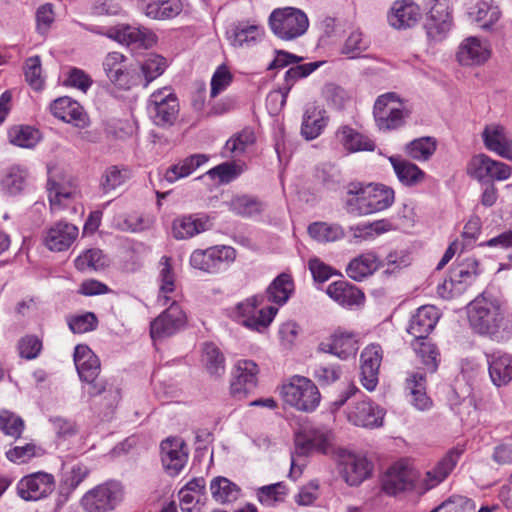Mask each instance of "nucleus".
<instances>
[{"label":"nucleus","mask_w":512,"mask_h":512,"mask_svg":"<svg viewBox=\"0 0 512 512\" xmlns=\"http://www.w3.org/2000/svg\"><path fill=\"white\" fill-rule=\"evenodd\" d=\"M394 200V190L384 184L350 183L344 206L349 214L365 216L388 209L392 206Z\"/></svg>","instance_id":"2"},{"label":"nucleus","mask_w":512,"mask_h":512,"mask_svg":"<svg viewBox=\"0 0 512 512\" xmlns=\"http://www.w3.org/2000/svg\"><path fill=\"white\" fill-rule=\"evenodd\" d=\"M440 318L439 310L433 305H424L411 317L407 332L415 340H425Z\"/></svg>","instance_id":"29"},{"label":"nucleus","mask_w":512,"mask_h":512,"mask_svg":"<svg viewBox=\"0 0 512 512\" xmlns=\"http://www.w3.org/2000/svg\"><path fill=\"white\" fill-rule=\"evenodd\" d=\"M491 382L503 387L512 381V355L494 352L486 355Z\"/></svg>","instance_id":"34"},{"label":"nucleus","mask_w":512,"mask_h":512,"mask_svg":"<svg viewBox=\"0 0 512 512\" xmlns=\"http://www.w3.org/2000/svg\"><path fill=\"white\" fill-rule=\"evenodd\" d=\"M326 293L343 307L359 306L365 298L363 292L358 287L344 280L329 284Z\"/></svg>","instance_id":"35"},{"label":"nucleus","mask_w":512,"mask_h":512,"mask_svg":"<svg viewBox=\"0 0 512 512\" xmlns=\"http://www.w3.org/2000/svg\"><path fill=\"white\" fill-rule=\"evenodd\" d=\"M98 320L94 313L86 312L68 319V326L75 334H83L96 329Z\"/></svg>","instance_id":"64"},{"label":"nucleus","mask_w":512,"mask_h":512,"mask_svg":"<svg viewBox=\"0 0 512 512\" xmlns=\"http://www.w3.org/2000/svg\"><path fill=\"white\" fill-rule=\"evenodd\" d=\"M468 174L478 181H504L511 176V167L494 160L485 154L471 158L467 166Z\"/></svg>","instance_id":"17"},{"label":"nucleus","mask_w":512,"mask_h":512,"mask_svg":"<svg viewBox=\"0 0 512 512\" xmlns=\"http://www.w3.org/2000/svg\"><path fill=\"white\" fill-rule=\"evenodd\" d=\"M255 136L253 131L244 130L237 136L230 138L222 151L224 157H236L243 154L247 147L253 144Z\"/></svg>","instance_id":"59"},{"label":"nucleus","mask_w":512,"mask_h":512,"mask_svg":"<svg viewBox=\"0 0 512 512\" xmlns=\"http://www.w3.org/2000/svg\"><path fill=\"white\" fill-rule=\"evenodd\" d=\"M229 317L252 331L256 330V296L239 302L229 311Z\"/></svg>","instance_id":"47"},{"label":"nucleus","mask_w":512,"mask_h":512,"mask_svg":"<svg viewBox=\"0 0 512 512\" xmlns=\"http://www.w3.org/2000/svg\"><path fill=\"white\" fill-rule=\"evenodd\" d=\"M210 491L215 501L222 504L234 502L241 495V489L238 485L221 476L211 481Z\"/></svg>","instance_id":"46"},{"label":"nucleus","mask_w":512,"mask_h":512,"mask_svg":"<svg viewBox=\"0 0 512 512\" xmlns=\"http://www.w3.org/2000/svg\"><path fill=\"white\" fill-rule=\"evenodd\" d=\"M108 265L107 258L100 249H89L75 259V267L79 271L92 269L99 271Z\"/></svg>","instance_id":"57"},{"label":"nucleus","mask_w":512,"mask_h":512,"mask_svg":"<svg viewBox=\"0 0 512 512\" xmlns=\"http://www.w3.org/2000/svg\"><path fill=\"white\" fill-rule=\"evenodd\" d=\"M236 259V250L227 245H216L207 249L194 250L190 265L208 274H218L226 270Z\"/></svg>","instance_id":"10"},{"label":"nucleus","mask_w":512,"mask_h":512,"mask_svg":"<svg viewBox=\"0 0 512 512\" xmlns=\"http://www.w3.org/2000/svg\"><path fill=\"white\" fill-rule=\"evenodd\" d=\"M167 68V61L158 54L149 55L140 65L138 73L141 75V83L143 87L161 76Z\"/></svg>","instance_id":"49"},{"label":"nucleus","mask_w":512,"mask_h":512,"mask_svg":"<svg viewBox=\"0 0 512 512\" xmlns=\"http://www.w3.org/2000/svg\"><path fill=\"white\" fill-rule=\"evenodd\" d=\"M420 6L414 0H395L387 14L390 26L395 29H408L421 19Z\"/></svg>","instance_id":"23"},{"label":"nucleus","mask_w":512,"mask_h":512,"mask_svg":"<svg viewBox=\"0 0 512 512\" xmlns=\"http://www.w3.org/2000/svg\"><path fill=\"white\" fill-rule=\"evenodd\" d=\"M256 364L241 360L236 366V375L231 383V392L238 399H243L256 389Z\"/></svg>","instance_id":"32"},{"label":"nucleus","mask_w":512,"mask_h":512,"mask_svg":"<svg viewBox=\"0 0 512 512\" xmlns=\"http://www.w3.org/2000/svg\"><path fill=\"white\" fill-rule=\"evenodd\" d=\"M207 228L208 220L205 217H197L195 215L181 216L173 220L172 235L177 240H183L202 233Z\"/></svg>","instance_id":"39"},{"label":"nucleus","mask_w":512,"mask_h":512,"mask_svg":"<svg viewBox=\"0 0 512 512\" xmlns=\"http://www.w3.org/2000/svg\"><path fill=\"white\" fill-rule=\"evenodd\" d=\"M207 161L208 157L205 154L191 155L169 167L164 174V178L167 182L174 183L179 179L189 176Z\"/></svg>","instance_id":"44"},{"label":"nucleus","mask_w":512,"mask_h":512,"mask_svg":"<svg viewBox=\"0 0 512 512\" xmlns=\"http://www.w3.org/2000/svg\"><path fill=\"white\" fill-rule=\"evenodd\" d=\"M386 266L385 274H392L403 266H406L403 257L397 253H390L382 264L378 256L373 252L362 253L353 258L346 267L347 275L355 280L362 281L371 276L380 266Z\"/></svg>","instance_id":"9"},{"label":"nucleus","mask_w":512,"mask_h":512,"mask_svg":"<svg viewBox=\"0 0 512 512\" xmlns=\"http://www.w3.org/2000/svg\"><path fill=\"white\" fill-rule=\"evenodd\" d=\"M78 233L79 230L75 225L59 221L45 231L43 243L50 251L62 252L72 245Z\"/></svg>","instance_id":"27"},{"label":"nucleus","mask_w":512,"mask_h":512,"mask_svg":"<svg viewBox=\"0 0 512 512\" xmlns=\"http://www.w3.org/2000/svg\"><path fill=\"white\" fill-rule=\"evenodd\" d=\"M419 472L406 460L392 464L382 479V490L390 496L416 491L418 493Z\"/></svg>","instance_id":"14"},{"label":"nucleus","mask_w":512,"mask_h":512,"mask_svg":"<svg viewBox=\"0 0 512 512\" xmlns=\"http://www.w3.org/2000/svg\"><path fill=\"white\" fill-rule=\"evenodd\" d=\"M389 161L398 180L405 186H415L425 179V172L416 164L399 156H390Z\"/></svg>","instance_id":"41"},{"label":"nucleus","mask_w":512,"mask_h":512,"mask_svg":"<svg viewBox=\"0 0 512 512\" xmlns=\"http://www.w3.org/2000/svg\"><path fill=\"white\" fill-rule=\"evenodd\" d=\"M202 361L211 375L220 376L225 372V359L214 343L203 345Z\"/></svg>","instance_id":"53"},{"label":"nucleus","mask_w":512,"mask_h":512,"mask_svg":"<svg viewBox=\"0 0 512 512\" xmlns=\"http://www.w3.org/2000/svg\"><path fill=\"white\" fill-rule=\"evenodd\" d=\"M437 143L432 137H421L409 142L406 154L416 161H427L435 153Z\"/></svg>","instance_id":"52"},{"label":"nucleus","mask_w":512,"mask_h":512,"mask_svg":"<svg viewBox=\"0 0 512 512\" xmlns=\"http://www.w3.org/2000/svg\"><path fill=\"white\" fill-rule=\"evenodd\" d=\"M50 111L54 117L83 128L88 125V117L82 106L70 97H60L52 102Z\"/></svg>","instance_id":"30"},{"label":"nucleus","mask_w":512,"mask_h":512,"mask_svg":"<svg viewBox=\"0 0 512 512\" xmlns=\"http://www.w3.org/2000/svg\"><path fill=\"white\" fill-rule=\"evenodd\" d=\"M226 35L232 46L248 47L256 40V25L249 21H241L231 25Z\"/></svg>","instance_id":"45"},{"label":"nucleus","mask_w":512,"mask_h":512,"mask_svg":"<svg viewBox=\"0 0 512 512\" xmlns=\"http://www.w3.org/2000/svg\"><path fill=\"white\" fill-rule=\"evenodd\" d=\"M385 412L377 404L369 400L355 403L347 413V419L355 426L378 428L382 426Z\"/></svg>","instance_id":"26"},{"label":"nucleus","mask_w":512,"mask_h":512,"mask_svg":"<svg viewBox=\"0 0 512 512\" xmlns=\"http://www.w3.org/2000/svg\"><path fill=\"white\" fill-rule=\"evenodd\" d=\"M159 294L157 297V304L159 306H166L172 301V294L176 289V280L173 268L171 266V259L163 256L159 261Z\"/></svg>","instance_id":"37"},{"label":"nucleus","mask_w":512,"mask_h":512,"mask_svg":"<svg viewBox=\"0 0 512 512\" xmlns=\"http://www.w3.org/2000/svg\"><path fill=\"white\" fill-rule=\"evenodd\" d=\"M333 439L332 431L325 426H316L305 429L295 436V453L291 458L290 476L297 477L302 473L303 463H298L300 456L306 455L311 451L327 453Z\"/></svg>","instance_id":"7"},{"label":"nucleus","mask_w":512,"mask_h":512,"mask_svg":"<svg viewBox=\"0 0 512 512\" xmlns=\"http://www.w3.org/2000/svg\"><path fill=\"white\" fill-rule=\"evenodd\" d=\"M467 16L481 29L489 30L499 21L501 11L493 2L480 0L468 8Z\"/></svg>","instance_id":"36"},{"label":"nucleus","mask_w":512,"mask_h":512,"mask_svg":"<svg viewBox=\"0 0 512 512\" xmlns=\"http://www.w3.org/2000/svg\"><path fill=\"white\" fill-rule=\"evenodd\" d=\"M491 55L486 41L471 36L462 41L457 52V60L461 65L472 66L486 62Z\"/></svg>","instance_id":"31"},{"label":"nucleus","mask_w":512,"mask_h":512,"mask_svg":"<svg viewBox=\"0 0 512 512\" xmlns=\"http://www.w3.org/2000/svg\"><path fill=\"white\" fill-rule=\"evenodd\" d=\"M286 493V487L282 482L265 485L258 488V501L262 504L271 506L276 502L283 501Z\"/></svg>","instance_id":"63"},{"label":"nucleus","mask_w":512,"mask_h":512,"mask_svg":"<svg viewBox=\"0 0 512 512\" xmlns=\"http://www.w3.org/2000/svg\"><path fill=\"white\" fill-rule=\"evenodd\" d=\"M74 363L80 379L89 385L87 393L90 397L104 394L107 407L112 408L118 404L121 399L119 388L98 378L100 361L87 345L75 347Z\"/></svg>","instance_id":"3"},{"label":"nucleus","mask_w":512,"mask_h":512,"mask_svg":"<svg viewBox=\"0 0 512 512\" xmlns=\"http://www.w3.org/2000/svg\"><path fill=\"white\" fill-rule=\"evenodd\" d=\"M359 349L357 334L344 330L335 331L329 339L319 344V350L340 359L354 357Z\"/></svg>","instance_id":"25"},{"label":"nucleus","mask_w":512,"mask_h":512,"mask_svg":"<svg viewBox=\"0 0 512 512\" xmlns=\"http://www.w3.org/2000/svg\"><path fill=\"white\" fill-rule=\"evenodd\" d=\"M406 389L410 392L411 404L418 410L424 411L431 407L432 402L426 394V374L415 371L406 378Z\"/></svg>","instance_id":"38"},{"label":"nucleus","mask_w":512,"mask_h":512,"mask_svg":"<svg viewBox=\"0 0 512 512\" xmlns=\"http://www.w3.org/2000/svg\"><path fill=\"white\" fill-rule=\"evenodd\" d=\"M130 178V170L126 167L110 166L104 171L101 181L100 188L104 193H108L121 186Z\"/></svg>","instance_id":"56"},{"label":"nucleus","mask_w":512,"mask_h":512,"mask_svg":"<svg viewBox=\"0 0 512 512\" xmlns=\"http://www.w3.org/2000/svg\"><path fill=\"white\" fill-rule=\"evenodd\" d=\"M169 307L155 318L150 325V335L153 340L173 336L186 323V315L176 300L170 301Z\"/></svg>","instance_id":"18"},{"label":"nucleus","mask_w":512,"mask_h":512,"mask_svg":"<svg viewBox=\"0 0 512 512\" xmlns=\"http://www.w3.org/2000/svg\"><path fill=\"white\" fill-rule=\"evenodd\" d=\"M182 9L181 0H144L143 6L145 15L156 20L174 18L181 13Z\"/></svg>","instance_id":"42"},{"label":"nucleus","mask_w":512,"mask_h":512,"mask_svg":"<svg viewBox=\"0 0 512 512\" xmlns=\"http://www.w3.org/2000/svg\"><path fill=\"white\" fill-rule=\"evenodd\" d=\"M477 262L468 260L465 264L458 265L449 279L438 286V294L443 298H451L464 292L477 276Z\"/></svg>","instance_id":"22"},{"label":"nucleus","mask_w":512,"mask_h":512,"mask_svg":"<svg viewBox=\"0 0 512 512\" xmlns=\"http://www.w3.org/2000/svg\"><path fill=\"white\" fill-rule=\"evenodd\" d=\"M273 34L281 40L292 41L304 35L309 27L307 15L294 7L277 8L268 19Z\"/></svg>","instance_id":"6"},{"label":"nucleus","mask_w":512,"mask_h":512,"mask_svg":"<svg viewBox=\"0 0 512 512\" xmlns=\"http://www.w3.org/2000/svg\"><path fill=\"white\" fill-rule=\"evenodd\" d=\"M328 123L326 111L317 107L306 109L301 125V134L306 140L317 138Z\"/></svg>","instance_id":"43"},{"label":"nucleus","mask_w":512,"mask_h":512,"mask_svg":"<svg viewBox=\"0 0 512 512\" xmlns=\"http://www.w3.org/2000/svg\"><path fill=\"white\" fill-rule=\"evenodd\" d=\"M453 25L452 8L449 0H433L424 23L429 44L436 45L445 41Z\"/></svg>","instance_id":"12"},{"label":"nucleus","mask_w":512,"mask_h":512,"mask_svg":"<svg viewBox=\"0 0 512 512\" xmlns=\"http://www.w3.org/2000/svg\"><path fill=\"white\" fill-rule=\"evenodd\" d=\"M149 116L157 126L172 125L179 114V100L171 87L155 90L148 99Z\"/></svg>","instance_id":"13"},{"label":"nucleus","mask_w":512,"mask_h":512,"mask_svg":"<svg viewBox=\"0 0 512 512\" xmlns=\"http://www.w3.org/2000/svg\"><path fill=\"white\" fill-rule=\"evenodd\" d=\"M102 67L110 83L118 89L129 90L141 83L138 68L120 52H109L103 59Z\"/></svg>","instance_id":"8"},{"label":"nucleus","mask_w":512,"mask_h":512,"mask_svg":"<svg viewBox=\"0 0 512 512\" xmlns=\"http://www.w3.org/2000/svg\"><path fill=\"white\" fill-rule=\"evenodd\" d=\"M309 235L321 243L334 242L342 239L344 229L337 223L313 222L308 226Z\"/></svg>","instance_id":"51"},{"label":"nucleus","mask_w":512,"mask_h":512,"mask_svg":"<svg viewBox=\"0 0 512 512\" xmlns=\"http://www.w3.org/2000/svg\"><path fill=\"white\" fill-rule=\"evenodd\" d=\"M382 361V348L377 344L367 346L361 353V382L369 391L378 384V372Z\"/></svg>","instance_id":"28"},{"label":"nucleus","mask_w":512,"mask_h":512,"mask_svg":"<svg viewBox=\"0 0 512 512\" xmlns=\"http://www.w3.org/2000/svg\"><path fill=\"white\" fill-rule=\"evenodd\" d=\"M123 497V486L117 481H108L86 492L81 505L86 512H110L122 502Z\"/></svg>","instance_id":"11"},{"label":"nucleus","mask_w":512,"mask_h":512,"mask_svg":"<svg viewBox=\"0 0 512 512\" xmlns=\"http://www.w3.org/2000/svg\"><path fill=\"white\" fill-rule=\"evenodd\" d=\"M281 395L286 404L302 412L314 411L321 399L315 383L300 375H294L282 384Z\"/></svg>","instance_id":"4"},{"label":"nucleus","mask_w":512,"mask_h":512,"mask_svg":"<svg viewBox=\"0 0 512 512\" xmlns=\"http://www.w3.org/2000/svg\"><path fill=\"white\" fill-rule=\"evenodd\" d=\"M29 180L25 167L15 165L10 167L1 181L2 189L9 195H17L24 190Z\"/></svg>","instance_id":"50"},{"label":"nucleus","mask_w":512,"mask_h":512,"mask_svg":"<svg viewBox=\"0 0 512 512\" xmlns=\"http://www.w3.org/2000/svg\"><path fill=\"white\" fill-rule=\"evenodd\" d=\"M24 427V421L20 416L8 410L0 411V431L3 434L18 439L21 437Z\"/></svg>","instance_id":"60"},{"label":"nucleus","mask_w":512,"mask_h":512,"mask_svg":"<svg viewBox=\"0 0 512 512\" xmlns=\"http://www.w3.org/2000/svg\"><path fill=\"white\" fill-rule=\"evenodd\" d=\"M369 45V39L359 28H356L352 30L346 38L342 46L341 53L350 59H355L366 51Z\"/></svg>","instance_id":"54"},{"label":"nucleus","mask_w":512,"mask_h":512,"mask_svg":"<svg viewBox=\"0 0 512 512\" xmlns=\"http://www.w3.org/2000/svg\"><path fill=\"white\" fill-rule=\"evenodd\" d=\"M294 290L293 279L290 274L282 273L277 276L267 289V298L277 305L285 304Z\"/></svg>","instance_id":"48"},{"label":"nucleus","mask_w":512,"mask_h":512,"mask_svg":"<svg viewBox=\"0 0 512 512\" xmlns=\"http://www.w3.org/2000/svg\"><path fill=\"white\" fill-rule=\"evenodd\" d=\"M411 110L406 101L394 92L380 95L374 104L373 115L380 131H392L405 125Z\"/></svg>","instance_id":"5"},{"label":"nucleus","mask_w":512,"mask_h":512,"mask_svg":"<svg viewBox=\"0 0 512 512\" xmlns=\"http://www.w3.org/2000/svg\"><path fill=\"white\" fill-rule=\"evenodd\" d=\"M16 494L27 502H36L49 497L55 489L52 474L38 471L23 476L16 484Z\"/></svg>","instance_id":"15"},{"label":"nucleus","mask_w":512,"mask_h":512,"mask_svg":"<svg viewBox=\"0 0 512 512\" xmlns=\"http://www.w3.org/2000/svg\"><path fill=\"white\" fill-rule=\"evenodd\" d=\"M244 171V166L236 162H224L210 169L207 175L218 180L219 184H228L235 180Z\"/></svg>","instance_id":"58"},{"label":"nucleus","mask_w":512,"mask_h":512,"mask_svg":"<svg viewBox=\"0 0 512 512\" xmlns=\"http://www.w3.org/2000/svg\"><path fill=\"white\" fill-rule=\"evenodd\" d=\"M160 449L165 471L172 476L179 474L188 458L184 441L181 438L170 437L162 441Z\"/></svg>","instance_id":"24"},{"label":"nucleus","mask_w":512,"mask_h":512,"mask_svg":"<svg viewBox=\"0 0 512 512\" xmlns=\"http://www.w3.org/2000/svg\"><path fill=\"white\" fill-rule=\"evenodd\" d=\"M24 75L27 83L34 90H41L45 83L39 56L29 57L24 64Z\"/></svg>","instance_id":"61"},{"label":"nucleus","mask_w":512,"mask_h":512,"mask_svg":"<svg viewBox=\"0 0 512 512\" xmlns=\"http://www.w3.org/2000/svg\"><path fill=\"white\" fill-rule=\"evenodd\" d=\"M485 147L502 158L512 160V138L503 126L487 125L482 133Z\"/></svg>","instance_id":"33"},{"label":"nucleus","mask_w":512,"mask_h":512,"mask_svg":"<svg viewBox=\"0 0 512 512\" xmlns=\"http://www.w3.org/2000/svg\"><path fill=\"white\" fill-rule=\"evenodd\" d=\"M10 142L22 148H32L40 140V133L31 126L19 125L9 130Z\"/></svg>","instance_id":"55"},{"label":"nucleus","mask_w":512,"mask_h":512,"mask_svg":"<svg viewBox=\"0 0 512 512\" xmlns=\"http://www.w3.org/2000/svg\"><path fill=\"white\" fill-rule=\"evenodd\" d=\"M413 348L416 354L421 358L422 363L426 369L430 372H434L437 369V356L438 352L436 347L430 342L424 340H416L413 343Z\"/></svg>","instance_id":"62"},{"label":"nucleus","mask_w":512,"mask_h":512,"mask_svg":"<svg viewBox=\"0 0 512 512\" xmlns=\"http://www.w3.org/2000/svg\"><path fill=\"white\" fill-rule=\"evenodd\" d=\"M468 320L475 332L498 341L512 333V320L505 314L500 301L485 294L469 304Z\"/></svg>","instance_id":"1"},{"label":"nucleus","mask_w":512,"mask_h":512,"mask_svg":"<svg viewBox=\"0 0 512 512\" xmlns=\"http://www.w3.org/2000/svg\"><path fill=\"white\" fill-rule=\"evenodd\" d=\"M47 192L52 211H60L81 198L79 181L71 175L59 180L49 178Z\"/></svg>","instance_id":"16"},{"label":"nucleus","mask_w":512,"mask_h":512,"mask_svg":"<svg viewBox=\"0 0 512 512\" xmlns=\"http://www.w3.org/2000/svg\"><path fill=\"white\" fill-rule=\"evenodd\" d=\"M372 469V463L363 455L345 452L339 456L340 475L350 486L360 485L371 475Z\"/></svg>","instance_id":"21"},{"label":"nucleus","mask_w":512,"mask_h":512,"mask_svg":"<svg viewBox=\"0 0 512 512\" xmlns=\"http://www.w3.org/2000/svg\"><path fill=\"white\" fill-rule=\"evenodd\" d=\"M339 143L349 152L373 151L374 142L350 126L343 125L336 132Z\"/></svg>","instance_id":"40"},{"label":"nucleus","mask_w":512,"mask_h":512,"mask_svg":"<svg viewBox=\"0 0 512 512\" xmlns=\"http://www.w3.org/2000/svg\"><path fill=\"white\" fill-rule=\"evenodd\" d=\"M462 450L454 448L447 452L435 466L426 471L424 476L418 478V493L423 494L442 483L456 467Z\"/></svg>","instance_id":"20"},{"label":"nucleus","mask_w":512,"mask_h":512,"mask_svg":"<svg viewBox=\"0 0 512 512\" xmlns=\"http://www.w3.org/2000/svg\"><path fill=\"white\" fill-rule=\"evenodd\" d=\"M106 35L122 45L133 48L148 49L157 42L155 33L142 26L119 25L110 28Z\"/></svg>","instance_id":"19"}]
</instances>
